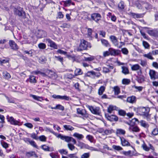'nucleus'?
<instances>
[{
    "mask_svg": "<svg viewBox=\"0 0 158 158\" xmlns=\"http://www.w3.org/2000/svg\"><path fill=\"white\" fill-rule=\"evenodd\" d=\"M122 72L123 73L127 74L129 73V70L127 67L122 66Z\"/></svg>",
    "mask_w": 158,
    "mask_h": 158,
    "instance_id": "36",
    "label": "nucleus"
},
{
    "mask_svg": "<svg viewBox=\"0 0 158 158\" xmlns=\"http://www.w3.org/2000/svg\"><path fill=\"white\" fill-rule=\"evenodd\" d=\"M95 59V57L94 56H90L89 57H85L84 58V60L87 61H92Z\"/></svg>",
    "mask_w": 158,
    "mask_h": 158,
    "instance_id": "31",
    "label": "nucleus"
},
{
    "mask_svg": "<svg viewBox=\"0 0 158 158\" xmlns=\"http://www.w3.org/2000/svg\"><path fill=\"white\" fill-rule=\"evenodd\" d=\"M91 19L96 23L101 20L102 18L101 15L98 13H94L91 15Z\"/></svg>",
    "mask_w": 158,
    "mask_h": 158,
    "instance_id": "4",
    "label": "nucleus"
},
{
    "mask_svg": "<svg viewBox=\"0 0 158 158\" xmlns=\"http://www.w3.org/2000/svg\"><path fill=\"white\" fill-rule=\"evenodd\" d=\"M48 73H51V75H49V74H48V76L50 78H52L53 76L55 75V73L54 72L51 71V70H47L45 73H40V74L41 75L43 76L44 77H46L48 76Z\"/></svg>",
    "mask_w": 158,
    "mask_h": 158,
    "instance_id": "10",
    "label": "nucleus"
},
{
    "mask_svg": "<svg viewBox=\"0 0 158 158\" xmlns=\"http://www.w3.org/2000/svg\"><path fill=\"white\" fill-rule=\"evenodd\" d=\"M57 137L59 138H60L61 139L63 140H64L65 141L67 142H70V140L71 138V137L64 136L60 134H59L57 136Z\"/></svg>",
    "mask_w": 158,
    "mask_h": 158,
    "instance_id": "15",
    "label": "nucleus"
},
{
    "mask_svg": "<svg viewBox=\"0 0 158 158\" xmlns=\"http://www.w3.org/2000/svg\"><path fill=\"white\" fill-rule=\"evenodd\" d=\"M88 47H91L90 44L84 40L81 39L79 45L77 50V51H81L86 49Z\"/></svg>",
    "mask_w": 158,
    "mask_h": 158,
    "instance_id": "2",
    "label": "nucleus"
},
{
    "mask_svg": "<svg viewBox=\"0 0 158 158\" xmlns=\"http://www.w3.org/2000/svg\"><path fill=\"white\" fill-rule=\"evenodd\" d=\"M127 23L129 25H130L131 27L134 29L135 28V26H136V24L134 23L132 21L129 20L127 22Z\"/></svg>",
    "mask_w": 158,
    "mask_h": 158,
    "instance_id": "34",
    "label": "nucleus"
},
{
    "mask_svg": "<svg viewBox=\"0 0 158 158\" xmlns=\"http://www.w3.org/2000/svg\"><path fill=\"white\" fill-rule=\"evenodd\" d=\"M24 125L30 129H31L33 127V125L31 123H25L24 124Z\"/></svg>",
    "mask_w": 158,
    "mask_h": 158,
    "instance_id": "63",
    "label": "nucleus"
},
{
    "mask_svg": "<svg viewBox=\"0 0 158 158\" xmlns=\"http://www.w3.org/2000/svg\"><path fill=\"white\" fill-rule=\"evenodd\" d=\"M149 75L152 80H155L158 78V74L155 70L151 69L149 72Z\"/></svg>",
    "mask_w": 158,
    "mask_h": 158,
    "instance_id": "6",
    "label": "nucleus"
},
{
    "mask_svg": "<svg viewBox=\"0 0 158 158\" xmlns=\"http://www.w3.org/2000/svg\"><path fill=\"white\" fill-rule=\"evenodd\" d=\"M23 52L25 54H27L30 57L32 56V50H30L29 51L27 50H23Z\"/></svg>",
    "mask_w": 158,
    "mask_h": 158,
    "instance_id": "41",
    "label": "nucleus"
},
{
    "mask_svg": "<svg viewBox=\"0 0 158 158\" xmlns=\"http://www.w3.org/2000/svg\"><path fill=\"white\" fill-rule=\"evenodd\" d=\"M56 108V109H59L62 111H63L64 110V107L60 104H58L56 105L55 106V108Z\"/></svg>",
    "mask_w": 158,
    "mask_h": 158,
    "instance_id": "48",
    "label": "nucleus"
},
{
    "mask_svg": "<svg viewBox=\"0 0 158 158\" xmlns=\"http://www.w3.org/2000/svg\"><path fill=\"white\" fill-rule=\"evenodd\" d=\"M86 138L89 140L91 142H93L94 140V138L93 136L90 135H87Z\"/></svg>",
    "mask_w": 158,
    "mask_h": 158,
    "instance_id": "50",
    "label": "nucleus"
},
{
    "mask_svg": "<svg viewBox=\"0 0 158 158\" xmlns=\"http://www.w3.org/2000/svg\"><path fill=\"white\" fill-rule=\"evenodd\" d=\"M138 123V119L136 118H134L132 119L129 125L131 126H133L134 125L136 124V123Z\"/></svg>",
    "mask_w": 158,
    "mask_h": 158,
    "instance_id": "30",
    "label": "nucleus"
},
{
    "mask_svg": "<svg viewBox=\"0 0 158 158\" xmlns=\"http://www.w3.org/2000/svg\"><path fill=\"white\" fill-rule=\"evenodd\" d=\"M38 47L40 49H44L46 47V44L43 43H40L38 44Z\"/></svg>",
    "mask_w": 158,
    "mask_h": 158,
    "instance_id": "51",
    "label": "nucleus"
},
{
    "mask_svg": "<svg viewBox=\"0 0 158 158\" xmlns=\"http://www.w3.org/2000/svg\"><path fill=\"white\" fill-rule=\"evenodd\" d=\"M64 127L65 130L67 131H72L74 129V128L70 125H64Z\"/></svg>",
    "mask_w": 158,
    "mask_h": 158,
    "instance_id": "38",
    "label": "nucleus"
},
{
    "mask_svg": "<svg viewBox=\"0 0 158 158\" xmlns=\"http://www.w3.org/2000/svg\"><path fill=\"white\" fill-rule=\"evenodd\" d=\"M46 41L48 43V46L55 49L57 48V45L52 40L49 39H48L46 40Z\"/></svg>",
    "mask_w": 158,
    "mask_h": 158,
    "instance_id": "12",
    "label": "nucleus"
},
{
    "mask_svg": "<svg viewBox=\"0 0 158 158\" xmlns=\"http://www.w3.org/2000/svg\"><path fill=\"white\" fill-rule=\"evenodd\" d=\"M3 76L6 79H9L10 78V74L7 72H4L3 73Z\"/></svg>",
    "mask_w": 158,
    "mask_h": 158,
    "instance_id": "44",
    "label": "nucleus"
},
{
    "mask_svg": "<svg viewBox=\"0 0 158 158\" xmlns=\"http://www.w3.org/2000/svg\"><path fill=\"white\" fill-rule=\"evenodd\" d=\"M9 44L11 48L14 50H16L19 49V47L16 44L13 40H10Z\"/></svg>",
    "mask_w": 158,
    "mask_h": 158,
    "instance_id": "17",
    "label": "nucleus"
},
{
    "mask_svg": "<svg viewBox=\"0 0 158 158\" xmlns=\"http://www.w3.org/2000/svg\"><path fill=\"white\" fill-rule=\"evenodd\" d=\"M30 96L31 97H32L34 99L36 100L37 101H41L42 100H43L42 97L36 96L32 94H30Z\"/></svg>",
    "mask_w": 158,
    "mask_h": 158,
    "instance_id": "26",
    "label": "nucleus"
},
{
    "mask_svg": "<svg viewBox=\"0 0 158 158\" xmlns=\"http://www.w3.org/2000/svg\"><path fill=\"white\" fill-rule=\"evenodd\" d=\"M141 125L143 127H148V124L146 123V122L143 120H142L140 121Z\"/></svg>",
    "mask_w": 158,
    "mask_h": 158,
    "instance_id": "61",
    "label": "nucleus"
},
{
    "mask_svg": "<svg viewBox=\"0 0 158 158\" xmlns=\"http://www.w3.org/2000/svg\"><path fill=\"white\" fill-rule=\"evenodd\" d=\"M112 147L114 149L117 151H120L123 149V148L119 146L113 145Z\"/></svg>",
    "mask_w": 158,
    "mask_h": 158,
    "instance_id": "47",
    "label": "nucleus"
},
{
    "mask_svg": "<svg viewBox=\"0 0 158 158\" xmlns=\"http://www.w3.org/2000/svg\"><path fill=\"white\" fill-rule=\"evenodd\" d=\"M114 90L115 95H118L120 93V88L117 86L114 87Z\"/></svg>",
    "mask_w": 158,
    "mask_h": 158,
    "instance_id": "39",
    "label": "nucleus"
},
{
    "mask_svg": "<svg viewBox=\"0 0 158 158\" xmlns=\"http://www.w3.org/2000/svg\"><path fill=\"white\" fill-rule=\"evenodd\" d=\"M82 73H83L81 69H77L75 70V76L81 75Z\"/></svg>",
    "mask_w": 158,
    "mask_h": 158,
    "instance_id": "33",
    "label": "nucleus"
},
{
    "mask_svg": "<svg viewBox=\"0 0 158 158\" xmlns=\"http://www.w3.org/2000/svg\"><path fill=\"white\" fill-rule=\"evenodd\" d=\"M58 152L61 154L67 155L68 153L67 151L64 149H60Z\"/></svg>",
    "mask_w": 158,
    "mask_h": 158,
    "instance_id": "45",
    "label": "nucleus"
},
{
    "mask_svg": "<svg viewBox=\"0 0 158 158\" xmlns=\"http://www.w3.org/2000/svg\"><path fill=\"white\" fill-rule=\"evenodd\" d=\"M131 69L132 71H136L139 70L138 72V75L141 74L142 73V68L138 64L131 65Z\"/></svg>",
    "mask_w": 158,
    "mask_h": 158,
    "instance_id": "5",
    "label": "nucleus"
},
{
    "mask_svg": "<svg viewBox=\"0 0 158 158\" xmlns=\"http://www.w3.org/2000/svg\"><path fill=\"white\" fill-rule=\"evenodd\" d=\"M106 89L105 86H101L98 90V94L99 95H101L103 93L105 90Z\"/></svg>",
    "mask_w": 158,
    "mask_h": 158,
    "instance_id": "27",
    "label": "nucleus"
},
{
    "mask_svg": "<svg viewBox=\"0 0 158 158\" xmlns=\"http://www.w3.org/2000/svg\"><path fill=\"white\" fill-rule=\"evenodd\" d=\"M121 51L123 54L127 55L128 53V51L126 48H123L121 49Z\"/></svg>",
    "mask_w": 158,
    "mask_h": 158,
    "instance_id": "56",
    "label": "nucleus"
},
{
    "mask_svg": "<svg viewBox=\"0 0 158 158\" xmlns=\"http://www.w3.org/2000/svg\"><path fill=\"white\" fill-rule=\"evenodd\" d=\"M156 30H149L148 31V33L150 35L155 37Z\"/></svg>",
    "mask_w": 158,
    "mask_h": 158,
    "instance_id": "54",
    "label": "nucleus"
},
{
    "mask_svg": "<svg viewBox=\"0 0 158 158\" xmlns=\"http://www.w3.org/2000/svg\"><path fill=\"white\" fill-rule=\"evenodd\" d=\"M121 144L123 146H131L130 143L128 141L123 137L119 136Z\"/></svg>",
    "mask_w": 158,
    "mask_h": 158,
    "instance_id": "8",
    "label": "nucleus"
},
{
    "mask_svg": "<svg viewBox=\"0 0 158 158\" xmlns=\"http://www.w3.org/2000/svg\"><path fill=\"white\" fill-rule=\"evenodd\" d=\"M73 136L76 138L78 140H80L84 138V136L81 134L76 132L73 135Z\"/></svg>",
    "mask_w": 158,
    "mask_h": 158,
    "instance_id": "21",
    "label": "nucleus"
},
{
    "mask_svg": "<svg viewBox=\"0 0 158 158\" xmlns=\"http://www.w3.org/2000/svg\"><path fill=\"white\" fill-rule=\"evenodd\" d=\"M139 75V76L137 78V80L138 82L142 83L144 81L145 77L143 75H141V74Z\"/></svg>",
    "mask_w": 158,
    "mask_h": 158,
    "instance_id": "29",
    "label": "nucleus"
},
{
    "mask_svg": "<svg viewBox=\"0 0 158 158\" xmlns=\"http://www.w3.org/2000/svg\"><path fill=\"white\" fill-rule=\"evenodd\" d=\"M102 44L106 47H108L110 46V44L108 41L106 40L101 39V40Z\"/></svg>",
    "mask_w": 158,
    "mask_h": 158,
    "instance_id": "32",
    "label": "nucleus"
},
{
    "mask_svg": "<svg viewBox=\"0 0 158 158\" xmlns=\"http://www.w3.org/2000/svg\"><path fill=\"white\" fill-rule=\"evenodd\" d=\"M41 148L45 151H52L53 150V148L50 149V148L45 145H43L41 146Z\"/></svg>",
    "mask_w": 158,
    "mask_h": 158,
    "instance_id": "25",
    "label": "nucleus"
},
{
    "mask_svg": "<svg viewBox=\"0 0 158 158\" xmlns=\"http://www.w3.org/2000/svg\"><path fill=\"white\" fill-rule=\"evenodd\" d=\"M29 144L33 147L38 148V146L36 145V143L34 141L31 140Z\"/></svg>",
    "mask_w": 158,
    "mask_h": 158,
    "instance_id": "62",
    "label": "nucleus"
},
{
    "mask_svg": "<svg viewBox=\"0 0 158 158\" xmlns=\"http://www.w3.org/2000/svg\"><path fill=\"white\" fill-rule=\"evenodd\" d=\"M55 58H56L57 60L58 61H60L62 64H63V58L60 56H55Z\"/></svg>",
    "mask_w": 158,
    "mask_h": 158,
    "instance_id": "59",
    "label": "nucleus"
},
{
    "mask_svg": "<svg viewBox=\"0 0 158 158\" xmlns=\"http://www.w3.org/2000/svg\"><path fill=\"white\" fill-rule=\"evenodd\" d=\"M14 13L16 15H18L19 16H20V10L16 8H15L14 10Z\"/></svg>",
    "mask_w": 158,
    "mask_h": 158,
    "instance_id": "57",
    "label": "nucleus"
},
{
    "mask_svg": "<svg viewBox=\"0 0 158 158\" xmlns=\"http://www.w3.org/2000/svg\"><path fill=\"white\" fill-rule=\"evenodd\" d=\"M34 151H31L29 152H27L26 153V156L28 157H30L33 156Z\"/></svg>",
    "mask_w": 158,
    "mask_h": 158,
    "instance_id": "49",
    "label": "nucleus"
},
{
    "mask_svg": "<svg viewBox=\"0 0 158 158\" xmlns=\"http://www.w3.org/2000/svg\"><path fill=\"white\" fill-rule=\"evenodd\" d=\"M136 97L134 96L129 97L127 99V101L131 103H134L136 102Z\"/></svg>",
    "mask_w": 158,
    "mask_h": 158,
    "instance_id": "22",
    "label": "nucleus"
},
{
    "mask_svg": "<svg viewBox=\"0 0 158 158\" xmlns=\"http://www.w3.org/2000/svg\"><path fill=\"white\" fill-rule=\"evenodd\" d=\"M77 113L78 114L81 115L83 116V118L85 119L89 117V114L86 113L85 110H81L80 108L77 109Z\"/></svg>",
    "mask_w": 158,
    "mask_h": 158,
    "instance_id": "7",
    "label": "nucleus"
},
{
    "mask_svg": "<svg viewBox=\"0 0 158 158\" xmlns=\"http://www.w3.org/2000/svg\"><path fill=\"white\" fill-rule=\"evenodd\" d=\"M129 130L130 131L132 132H138L140 130L139 128L137 126H131L129 128Z\"/></svg>",
    "mask_w": 158,
    "mask_h": 158,
    "instance_id": "24",
    "label": "nucleus"
},
{
    "mask_svg": "<svg viewBox=\"0 0 158 158\" xmlns=\"http://www.w3.org/2000/svg\"><path fill=\"white\" fill-rule=\"evenodd\" d=\"M7 119L8 121L10 122V123L12 124L16 125L18 124L19 122L16 120H15L12 117H7Z\"/></svg>",
    "mask_w": 158,
    "mask_h": 158,
    "instance_id": "18",
    "label": "nucleus"
},
{
    "mask_svg": "<svg viewBox=\"0 0 158 158\" xmlns=\"http://www.w3.org/2000/svg\"><path fill=\"white\" fill-rule=\"evenodd\" d=\"M96 74V72L93 71H89L87 72L86 75L87 76L90 77L91 75H94Z\"/></svg>",
    "mask_w": 158,
    "mask_h": 158,
    "instance_id": "58",
    "label": "nucleus"
},
{
    "mask_svg": "<svg viewBox=\"0 0 158 158\" xmlns=\"http://www.w3.org/2000/svg\"><path fill=\"white\" fill-rule=\"evenodd\" d=\"M118 7L121 10L123 9L125 7L124 2L123 1H121L118 4Z\"/></svg>",
    "mask_w": 158,
    "mask_h": 158,
    "instance_id": "37",
    "label": "nucleus"
},
{
    "mask_svg": "<svg viewBox=\"0 0 158 158\" xmlns=\"http://www.w3.org/2000/svg\"><path fill=\"white\" fill-rule=\"evenodd\" d=\"M149 147H148L147 145L145 143H144L142 145V147L143 149L146 151H148L150 149L153 151H154L155 150L154 148L151 144H149Z\"/></svg>",
    "mask_w": 158,
    "mask_h": 158,
    "instance_id": "13",
    "label": "nucleus"
},
{
    "mask_svg": "<svg viewBox=\"0 0 158 158\" xmlns=\"http://www.w3.org/2000/svg\"><path fill=\"white\" fill-rule=\"evenodd\" d=\"M110 38L113 44L115 46H118V43L117 38L114 35H111L110 37Z\"/></svg>",
    "mask_w": 158,
    "mask_h": 158,
    "instance_id": "14",
    "label": "nucleus"
},
{
    "mask_svg": "<svg viewBox=\"0 0 158 158\" xmlns=\"http://www.w3.org/2000/svg\"><path fill=\"white\" fill-rule=\"evenodd\" d=\"M150 111V108L148 107L140 106L136 109L137 114L148 120L150 119L151 116V114H149Z\"/></svg>",
    "mask_w": 158,
    "mask_h": 158,
    "instance_id": "1",
    "label": "nucleus"
},
{
    "mask_svg": "<svg viewBox=\"0 0 158 158\" xmlns=\"http://www.w3.org/2000/svg\"><path fill=\"white\" fill-rule=\"evenodd\" d=\"M143 44L145 48L148 49L149 48L150 45L146 41H143Z\"/></svg>",
    "mask_w": 158,
    "mask_h": 158,
    "instance_id": "52",
    "label": "nucleus"
},
{
    "mask_svg": "<svg viewBox=\"0 0 158 158\" xmlns=\"http://www.w3.org/2000/svg\"><path fill=\"white\" fill-rule=\"evenodd\" d=\"M115 106L112 105H110L108 108L107 111L110 113H111L112 111L114 109Z\"/></svg>",
    "mask_w": 158,
    "mask_h": 158,
    "instance_id": "53",
    "label": "nucleus"
},
{
    "mask_svg": "<svg viewBox=\"0 0 158 158\" xmlns=\"http://www.w3.org/2000/svg\"><path fill=\"white\" fill-rule=\"evenodd\" d=\"M78 143L77 144V146L80 147L81 148H87L88 147V145L87 144H86L83 142H81L80 141H78Z\"/></svg>",
    "mask_w": 158,
    "mask_h": 158,
    "instance_id": "23",
    "label": "nucleus"
},
{
    "mask_svg": "<svg viewBox=\"0 0 158 158\" xmlns=\"http://www.w3.org/2000/svg\"><path fill=\"white\" fill-rule=\"evenodd\" d=\"M109 51L110 52V55L114 56L118 55L121 52L120 50L118 49L116 50L112 48H109Z\"/></svg>",
    "mask_w": 158,
    "mask_h": 158,
    "instance_id": "9",
    "label": "nucleus"
},
{
    "mask_svg": "<svg viewBox=\"0 0 158 158\" xmlns=\"http://www.w3.org/2000/svg\"><path fill=\"white\" fill-rule=\"evenodd\" d=\"M129 15L134 19L143 18L144 15V14H138L131 12L129 13Z\"/></svg>",
    "mask_w": 158,
    "mask_h": 158,
    "instance_id": "11",
    "label": "nucleus"
},
{
    "mask_svg": "<svg viewBox=\"0 0 158 158\" xmlns=\"http://www.w3.org/2000/svg\"><path fill=\"white\" fill-rule=\"evenodd\" d=\"M107 119L110 121H117L118 120V117L114 115H106Z\"/></svg>",
    "mask_w": 158,
    "mask_h": 158,
    "instance_id": "16",
    "label": "nucleus"
},
{
    "mask_svg": "<svg viewBox=\"0 0 158 158\" xmlns=\"http://www.w3.org/2000/svg\"><path fill=\"white\" fill-rule=\"evenodd\" d=\"M46 60V59L44 57H41L39 59V62L42 64L45 63Z\"/></svg>",
    "mask_w": 158,
    "mask_h": 158,
    "instance_id": "55",
    "label": "nucleus"
},
{
    "mask_svg": "<svg viewBox=\"0 0 158 158\" xmlns=\"http://www.w3.org/2000/svg\"><path fill=\"white\" fill-rule=\"evenodd\" d=\"M89 156V154L88 153H85L81 156V158H88Z\"/></svg>",
    "mask_w": 158,
    "mask_h": 158,
    "instance_id": "64",
    "label": "nucleus"
},
{
    "mask_svg": "<svg viewBox=\"0 0 158 158\" xmlns=\"http://www.w3.org/2000/svg\"><path fill=\"white\" fill-rule=\"evenodd\" d=\"M39 34H42V35L40 36V38L45 37L46 35V32L43 31H39Z\"/></svg>",
    "mask_w": 158,
    "mask_h": 158,
    "instance_id": "60",
    "label": "nucleus"
},
{
    "mask_svg": "<svg viewBox=\"0 0 158 158\" xmlns=\"http://www.w3.org/2000/svg\"><path fill=\"white\" fill-rule=\"evenodd\" d=\"M86 106L90 111L93 114L99 115L100 113V108L99 107H97L94 108L92 106L88 105Z\"/></svg>",
    "mask_w": 158,
    "mask_h": 158,
    "instance_id": "3",
    "label": "nucleus"
},
{
    "mask_svg": "<svg viewBox=\"0 0 158 158\" xmlns=\"http://www.w3.org/2000/svg\"><path fill=\"white\" fill-rule=\"evenodd\" d=\"M126 133L125 131L121 129H117L116 131V134L117 136L119 135H124Z\"/></svg>",
    "mask_w": 158,
    "mask_h": 158,
    "instance_id": "20",
    "label": "nucleus"
},
{
    "mask_svg": "<svg viewBox=\"0 0 158 158\" xmlns=\"http://www.w3.org/2000/svg\"><path fill=\"white\" fill-rule=\"evenodd\" d=\"M67 146L69 149L72 151L74 150L75 148L77 149L73 144L71 143H68Z\"/></svg>",
    "mask_w": 158,
    "mask_h": 158,
    "instance_id": "35",
    "label": "nucleus"
},
{
    "mask_svg": "<svg viewBox=\"0 0 158 158\" xmlns=\"http://www.w3.org/2000/svg\"><path fill=\"white\" fill-rule=\"evenodd\" d=\"M130 82V80L128 79H123L122 81V83L124 85H128Z\"/></svg>",
    "mask_w": 158,
    "mask_h": 158,
    "instance_id": "42",
    "label": "nucleus"
},
{
    "mask_svg": "<svg viewBox=\"0 0 158 158\" xmlns=\"http://www.w3.org/2000/svg\"><path fill=\"white\" fill-rule=\"evenodd\" d=\"M70 98L69 96L66 95L60 96V100H65L66 101L69 100Z\"/></svg>",
    "mask_w": 158,
    "mask_h": 158,
    "instance_id": "43",
    "label": "nucleus"
},
{
    "mask_svg": "<svg viewBox=\"0 0 158 158\" xmlns=\"http://www.w3.org/2000/svg\"><path fill=\"white\" fill-rule=\"evenodd\" d=\"M141 4L147 10L151 9L152 8V5L148 2H142Z\"/></svg>",
    "mask_w": 158,
    "mask_h": 158,
    "instance_id": "19",
    "label": "nucleus"
},
{
    "mask_svg": "<svg viewBox=\"0 0 158 158\" xmlns=\"http://www.w3.org/2000/svg\"><path fill=\"white\" fill-rule=\"evenodd\" d=\"M152 134L154 135H157L158 134V128L154 129L152 132Z\"/></svg>",
    "mask_w": 158,
    "mask_h": 158,
    "instance_id": "46",
    "label": "nucleus"
},
{
    "mask_svg": "<svg viewBox=\"0 0 158 158\" xmlns=\"http://www.w3.org/2000/svg\"><path fill=\"white\" fill-rule=\"evenodd\" d=\"M30 81L31 83H35L36 82L35 77L34 76H30L29 77Z\"/></svg>",
    "mask_w": 158,
    "mask_h": 158,
    "instance_id": "40",
    "label": "nucleus"
},
{
    "mask_svg": "<svg viewBox=\"0 0 158 158\" xmlns=\"http://www.w3.org/2000/svg\"><path fill=\"white\" fill-rule=\"evenodd\" d=\"M143 57L151 60H153L154 59V58L152 56V54L151 52H149L147 54H143Z\"/></svg>",
    "mask_w": 158,
    "mask_h": 158,
    "instance_id": "28",
    "label": "nucleus"
}]
</instances>
